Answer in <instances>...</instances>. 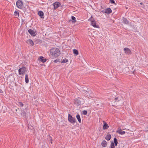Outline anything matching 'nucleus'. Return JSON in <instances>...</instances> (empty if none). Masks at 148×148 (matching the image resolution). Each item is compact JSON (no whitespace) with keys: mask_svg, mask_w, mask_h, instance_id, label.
<instances>
[{"mask_svg":"<svg viewBox=\"0 0 148 148\" xmlns=\"http://www.w3.org/2000/svg\"><path fill=\"white\" fill-rule=\"evenodd\" d=\"M110 2L112 4H113L115 3V1L114 0H110Z\"/></svg>","mask_w":148,"mask_h":148,"instance_id":"c756f323","label":"nucleus"},{"mask_svg":"<svg viewBox=\"0 0 148 148\" xmlns=\"http://www.w3.org/2000/svg\"><path fill=\"white\" fill-rule=\"evenodd\" d=\"M16 6L20 9H21L23 7V2L21 1L18 0L16 2Z\"/></svg>","mask_w":148,"mask_h":148,"instance_id":"39448f33","label":"nucleus"},{"mask_svg":"<svg viewBox=\"0 0 148 148\" xmlns=\"http://www.w3.org/2000/svg\"><path fill=\"white\" fill-rule=\"evenodd\" d=\"M114 145H115L116 146L117 145L118 142L116 138H115L114 139Z\"/></svg>","mask_w":148,"mask_h":148,"instance_id":"5701e85b","label":"nucleus"},{"mask_svg":"<svg viewBox=\"0 0 148 148\" xmlns=\"http://www.w3.org/2000/svg\"><path fill=\"white\" fill-rule=\"evenodd\" d=\"M68 59L65 58L62 60V61L61 62V63H64L68 62Z\"/></svg>","mask_w":148,"mask_h":148,"instance_id":"a878e982","label":"nucleus"},{"mask_svg":"<svg viewBox=\"0 0 148 148\" xmlns=\"http://www.w3.org/2000/svg\"><path fill=\"white\" fill-rule=\"evenodd\" d=\"M109 127V126L108 124L106 123H104V124L103 127V129L104 130L108 129Z\"/></svg>","mask_w":148,"mask_h":148,"instance_id":"dca6fc26","label":"nucleus"},{"mask_svg":"<svg viewBox=\"0 0 148 148\" xmlns=\"http://www.w3.org/2000/svg\"><path fill=\"white\" fill-rule=\"evenodd\" d=\"M26 71V68L25 67H23L18 70V73L19 75H24Z\"/></svg>","mask_w":148,"mask_h":148,"instance_id":"f03ea898","label":"nucleus"},{"mask_svg":"<svg viewBox=\"0 0 148 148\" xmlns=\"http://www.w3.org/2000/svg\"><path fill=\"white\" fill-rule=\"evenodd\" d=\"M101 12H103H103H104V11H103V10L101 11Z\"/></svg>","mask_w":148,"mask_h":148,"instance_id":"72a5a7b5","label":"nucleus"},{"mask_svg":"<svg viewBox=\"0 0 148 148\" xmlns=\"http://www.w3.org/2000/svg\"><path fill=\"white\" fill-rule=\"evenodd\" d=\"M50 53L53 57L57 58L60 55V52L58 48H53L50 49Z\"/></svg>","mask_w":148,"mask_h":148,"instance_id":"f257e3e1","label":"nucleus"},{"mask_svg":"<svg viewBox=\"0 0 148 148\" xmlns=\"http://www.w3.org/2000/svg\"><path fill=\"white\" fill-rule=\"evenodd\" d=\"M59 62V60H54V62H55V63H56V62Z\"/></svg>","mask_w":148,"mask_h":148,"instance_id":"7c9ffc66","label":"nucleus"},{"mask_svg":"<svg viewBox=\"0 0 148 148\" xmlns=\"http://www.w3.org/2000/svg\"><path fill=\"white\" fill-rule=\"evenodd\" d=\"M28 32L29 33L31 34V35L33 36H35L36 35V34L31 29H29L28 30Z\"/></svg>","mask_w":148,"mask_h":148,"instance_id":"9b49d317","label":"nucleus"},{"mask_svg":"<svg viewBox=\"0 0 148 148\" xmlns=\"http://www.w3.org/2000/svg\"><path fill=\"white\" fill-rule=\"evenodd\" d=\"M122 22L123 23L126 24H127L129 23V21L126 18L124 17L122 18Z\"/></svg>","mask_w":148,"mask_h":148,"instance_id":"4468645a","label":"nucleus"},{"mask_svg":"<svg viewBox=\"0 0 148 148\" xmlns=\"http://www.w3.org/2000/svg\"><path fill=\"white\" fill-rule=\"evenodd\" d=\"M18 104H19V105L21 106V107H23V103L21 102H19L18 103Z\"/></svg>","mask_w":148,"mask_h":148,"instance_id":"cd10ccee","label":"nucleus"},{"mask_svg":"<svg viewBox=\"0 0 148 148\" xmlns=\"http://www.w3.org/2000/svg\"><path fill=\"white\" fill-rule=\"evenodd\" d=\"M110 147V148H115L114 144L113 142H111Z\"/></svg>","mask_w":148,"mask_h":148,"instance_id":"393cba45","label":"nucleus"},{"mask_svg":"<svg viewBox=\"0 0 148 148\" xmlns=\"http://www.w3.org/2000/svg\"><path fill=\"white\" fill-rule=\"evenodd\" d=\"M14 15L16 16H19V13L18 12L15 11L14 12Z\"/></svg>","mask_w":148,"mask_h":148,"instance_id":"bb28decb","label":"nucleus"},{"mask_svg":"<svg viewBox=\"0 0 148 148\" xmlns=\"http://www.w3.org/2000/svg\"><path fill=\"white\" fill-rule=\"evenodd\" d=\"M76 117L78 121V122L79 123H81V119L79 115V114L77 115Z\"/></svg>","mask_w":148,"mask_h":148,"instance_id":"6ab92c4d","label":"nucleus"},{"mask_svg":"<svg viewBox=\"0 0 148 148\" xmlns=\"http://www.w3.org/2000/svg\"><path fill=\"white\" fill-rule=\"evenodd\" d=\"M82 112H83V114L84 115H86L87 114V111L86 110H83V111Z\"/></svg>","mask_w":148,"mask_h":148,"instance_id":"c85d7f7f","label":"nucleus"},{"mask_svg":"<svg viewBox=\"0 0 148 148\" xmlns=\"http://www.w3.org/2000/svg\"><path fill=\"white\" fill-rule=\"evenodd\" d=\"M121 100V98L120 97L118 96L115 97L114 98L115 102L119 101Z\"/></svg>","mask_w":148,"mask_h":148,"instance_id":"aec40b11","label":"nucleus"},{"mask_svg":"<svg viewBox=\"0 0 148 148\" xmlns=\"http://www.w3.org/2000/svg\"><path fill=\"white\" fill-rule=\"evenodd\" d=\"M54 10L57 8L60 5V3L58 2H56L52 4Z\"/></svg>","mask_w":148,"mask_h":148,"instance_id":"423d86ee","label":"nucleus"},{"mask_svg":"<svg viewBox=\"0 0 148 148\" xmlns=\"http://www.w3.org/2000/svg\"><path fill=\"white\" fill-rule=\"evenodd\" d=\"M140 5H142L143 4V3L142 2H140Z\"/></svg>","mask_w":148,"mask_h":148,"instance_id":"473e14b6","label":"nucleus"},{"mask_svg":"<svg viewBox=\"0 0 148 148\" xmlns=\"http://www.w3.org/2000/svg\"><path fill=\"white\" fill-rule=\"evenodd\" d=\"M102 146L103 147H106L107 145V142L105 140H103L101 143Z\"/></svg>","mask_w":148,"mask_h":148,"instance_id":"2eb2a0df","label":"nucleus"},{"mask_svg":"<svg viewBox=\"0 0 148 148\" xmlns=\"http://www.w3.org/2000/svg\"><path fill=\"white\" fill-rule=\"evenodd\" d=\"M112 12V10L110 8H107L104 11V13L106 14H110Z\"/></svg>","mask_w":148,"mask_h":148,"instance_id":"ddd939ff","label":"nucleus"},{"mask_svg":"<svg viewBox=\"0 0 148 148\" xmlns=\"http://www.w3.org/2000/svg\"><path fill=\"white\" fill-rule=\"evenodd\" d=\"M68 121L71 123H74L76 122L75 119L70 114H68Z\"/></svg>","mask_w":148,"mask_h":148,"instance_id":"7ed1b4c3","label":"nucleus"},{"mask_svg":"<svg viewBox=\"0 0 148 148\" xmlns=\"http://www.w3.org/2000/svg\"><path fill=\"white\" fill-rule=\"evenodd\" d=\"M73 53L76 55H77L78 54V51L76 49H74L73 50Z\"/></svg>","mask_w":148,"mask_h":148,"instance_id":"b1692460","label":"nucleus"},{"mask_svg":"<svg viewBox=\"0 0 148 148\" xmlns=\"http://www.w3.org/2000/svg\"><path fill=\"white\" fill-rule=\"evenodd\" d=\"M25 82L26 84H27L29 82V78L27 74H26L25 75Z\"/></svg>","mask_w":148,"mask_h":148,"instance_id":"f3484780","label":"nucleus"},{"mask_svg":"<svg viewBox=\"0 0 148 148\" xmlns=\"http://www.w3.org/2000/svg\"><path fill=\"white\" fill-rule=\"evenodd\" d=\"M38 15L40 16L41 18H44V14L43 12L41 11L38 12Z\"/></svg>","mask_w":148,"mask_h":148,"instance_id":"6e6552de","label":"nucleus"},{"mask_svg":"<svg viewBox=\"0 0 148 148\" xmlns=\"http://www.w3.org/2000/svg\"><path fill=\"white\" fill-rule=\"evenodd\" d=\"M92 16H91V18H90L88 19L89 21L91 22V25L93 27L96 28H98V25H96V23L95 21L92 18Z\"/></svg>","mask_w":148,"mask_h":148,"instance_id":"20e7f679","label":"nucleus"},{"mask_svg":"<svg viewBox=\"0 0 148 148\" xmlns=\"http://www.w3.org/2000/svg\"><path fill=\"white\" fill-rule=\"evenodd\" d=\"M26 43L31 46H33L34 45V42L31 39H29L26 41Z\"/></svg>","mask_w":148,"mask_h":148,"instance_id":"f8f14e48","label":"nucleus"},{"mask_svg":"<svg viewBox=\"0 0 148 148\" xmlns=\"http://www.w3.org/2000/svg\"><path fill=\"white\" fill-rule=\"evenodd\" d=\"M111 138V136L110 134L107 135L105 137V139L107 140H109Z\"/></svg>","mask_w":148,"mask_h":148,"instance_id":"412c9836","label":"nucleus"},{"mask_svg":"<svg viewBox=\"0 0 148 148\" xmlns=\"http://www.w3.org/2000/svg\"><path fill=\"white\" fill-rule=\"evenodd\" d=\"M3 92V91L0 88V93H2Z\"/></svg>","mask_w":148,"mask_h":148,"instance_id":"2f4dec72","label":"nucleus"},{"mask_svg":"<svg viewBox=\"0 0 148 148\" xmlns=\"http://www.w3.org/2000/svg\"><path fill=\"white\" fill-rule=\"evenodd\" d=\"M71 21L73 23H75L76 21V18L75 17L73 16H72L71 17Z\"/></svg>","mask_w":148,"mask_h":148,"instance_id":"4be33fe9","label":"nucleus"},{"mask_svg":"<svg viewBox=\"0 0 148 148\" xmlns=\"http://www.w3.org/2000/svg\"><path fill=\"white\" fill-rule=\"evenodd\" d=\"M116 132L121 135L124 134L125 133V131H122L121 129L119 128L118 129V130L116 131Z\"/></svg>","mask_w":148,"mask_h":148,"instance_id":"9d476101","label":"nucleus"},{"mask_svg":"<svg viewBox=\"0 0 148 148\" xmlns=\"http://www.w3.org/2000/svg\"><path fill=\"white\" fill-rule=\"evenodd\" d=\"M83 99L81 98H78L75 99L76 102L78 104L80 105L81 104V101Z\"/></svg>","mask_w":148,"mask_h":148,"instance_id":"1a4fd4ad","label":"nucleus"},{"mask_svg":"<svg viewBox=\"0 0 148 148\" xmlns=\"http://www.w3.org/2000/svg\"><path fill=\"white\" fill-rule=\"evenodd\" d=\"M40 61L43 62V63L45 62L47 60L46 59H44V57L42 56L40 57Z\"/></svg>","mask_w":148,"mask_h":148,"instance_id":"a211bd4d","label":"nucleus"},{"mask_svg":"<svg viewBox=\"0 0 148 148\" xmlns=\"http://www.w3.org/2000/svg\"><path fill=\"white\" fill-rule=\"evenodd\" d=\"M124 50L125 53L128 54H131L132 53V52L130 49L127 47H125L124 48Z\"/></svg>","mask_w":148,"mask_h":148,"instance_id":"0eeeda50","label":"nucleus"}]
</instances>
